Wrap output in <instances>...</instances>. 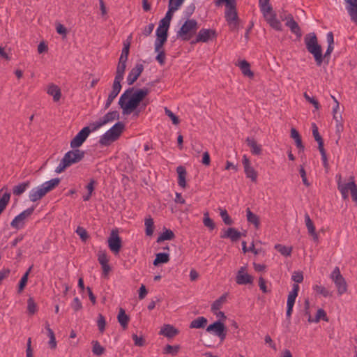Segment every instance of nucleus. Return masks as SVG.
Listing matches in <instances>:
<instances>
[{
	"mask_svg": "<svg viewBox=\"0 0 357 357\" xmlns=\"http://www.w3.org/2000/svg\"><path fill=\"white\" fill-rule=\"evenodd\" d=\"M132 338L135 346L143 347L145 344V340L143 336H138L137 334H132Z\"/></svg>",
	"mask_w": 357,
	"mask_h": 357,
	"instance_id": "obj_54",
	"label": "nucleus"
},
{
	"mask_svg": "<svg viewBox=\"0 0 357 357\" xmlns=\"http://www.w3.org/2000/svg\"><path fill=\"white\" fill-rule=\"evenodd\" d=\"M335 179L337 189L340 192L342 199H348L350 192L353 201L357 204V185L355 183L354 177L351 176L348 183H344L341 174H336Z\"/></svg>",
	"mask_w": 357,
	"mask_h": 357,
	"instance_id": "obj_3",
	"label": "nucleus"
},
{
	"mask_svg": "<svg viewBox=\"0 0 357 357\" xmlns=\"http://www.w3.org/2000/svg\"><path fill=\"white\" fill-rule=\"evenodd\" d=\"M337 289L338 296H342L347 291V283L342 275L340 268L335 266L329 276Z\"/></svg>",
	"mask_w": 357,
	"mask_h": 357,
	"instance_id": "obj_8",
	"label": "nucleus"
},
{
	"mask_svg": "<svg viewBox=\"0 0 357 357\" xmlns=\"http://www.w3.org/2000/svg\"><path fill=\"white\" fill-rule=\"evenodd\" d=\"M27 310L31 314H34L36 312L37 307L33 298H29L27 301Z\"/></svg>",
	"mask_w": 357,
	"mask_h": 357,
	"instance_id": "obj_56",
	"label": "nucleus"
},
{
	"mask_svg": "<svg viewBox=\"0 0 357 357\" xmlns=\"http://www.w3.org/2000/svg\"><path fill=\"white\" fill-rule=\"evenodd\" d=\"M90 133V128L88 126L84 127L71 140V148L77 149L82 146Z\"/></svg>",
	"mask_w": 357,
	"mask_h": 357,
	"instance_id": "obj_14",
	"label": "nucleus"
},
{
	"mask_svg": "<svg viewBox=\"0 0 357 357\" xmlns=\"http://www.w3.org/2000/svg\"><path fill=\"white\" fill-rule=\"evenodd\" d=\"M241 236V232L232 227L228 228L225 233L220 236L222 238H230L232 241H238Z\"/></svg>",
	"mask_w": 357,
	"mask_h": 357,
	"instance_id": "obj_25",
	"label": "nucleus"
},
{
	"mask_svg": "<svg viewBox=\"0 0 357 357\" xmlns=\"http://www.w3.org/2000/svg\"><path fill=\"white\" fill-rule=\"evenodd\" d=\"M291 279L296 283H301L303 280V275L302 272L295 271L292 275Z\"/></svg>",
	"mask_w": 357,
	"mask_h": 357,
	"instance_id": "obj_62",
	"label": "nucleus"
},
{
	"mask_svg": "<svg viewBox=\"0 0 357 357\" xmlns=\"http://www.w3.org/2000/svg\"><path fill=\"white\" fill-rule=\"evenodd\" d=\"M174 238V232L170 229H166L164 231L160 236L158 238L157 241L160 242L166 240H172Z\"/></svg>",
	"mask_w": 357,
	"mask_h": 357,
	"instance_id": "obj_46",
	"label": "nucleus"
},
{
	"mask_svg": "<svg viewBox=\"0 0 357 357\" xmlns=\"http://www.w3.org/2000/svg\"><path fill=\"white\" fill-rule=\"evenodd\" d=\"M269 1L270 0H259V6L261 11L268 10L272 8Z\"/></svg>",
	"mask_w": 357,
	"mask_h": 357,
	"instance_id": "obj_63",
	"label": "nucleus"
},
{
	"mask_svg": "<svg viewBox=\"0 0 357 357\" xmlns=\"http://www.w3.org/2000/svg\"><path fill=\"white\" fill-rule=\"evenodd\" d=\"M225 17L230 30L235 31L238 29L239 22L236 6H230L226 8Z\"/></svg>",
	"mask_w": 357,
	"mask_h": 357,
	"instance_id": "obj_10",
	"label": "nucleus"
},
{
	"mask_svg": "<svg viewBox=\"0 0 357 357\" xmlns=\"http://www.w3.org/2000/svg\"><path fill=\"white\" fill-rule=\"evenodd\" d=\"M29 181L20 183L18 185L13 187V193L16 196H20L26 191V190L29 187Z\"/></svg>",
	"mask_w": 357,
	"mask_h": 357,
	"instance_id": "obj_35",
	"label": "nucleus"
},
{
	"mask_svg": "<svg viewBox=\"0 0 357 357\" xmlns=\"http://www.w3.org/2000/svg\"><path fill=\"white\" fill-rule=\"evenodd\" d=\"M216 38V32L211 29H202L198 32L195 43H207Z\"/></svg>",
	"mask_w": 357,
	"mask_h": 357,
	"instance_id": "obj_16",
	"label": "nucleus"
},
{
	"mask_svg": "<svg viewBox=\"0 0 357 357\" xmlns=\"http://www.w3.org/2000/svg\"><path fill=\"white\" fill-rule=\"evenodd\" d=\"M299 291V285L298 284H294L292 286L291 291L289 293L288 297H287V312H286V317L287 319L290 320L292 312H293V307L296 299V297L298 296Z\"/></svg>",
	"mask_w": 357,
	"mask_h": 357,
	"instance_id": "obj_11",
	"label": "nucleus"
},
{
	"mask_svg": "<svg viewBox=\"0 0 357 357\" xmlns=\"http://www.w3.org/2000/svg\"><path fill=\"white\" fill-rule=\"evenodd\" d=\"M180 349V347L178 345H170L167 344L164 348L163 353L166 354H172V355H176Z\"/></svg>",
	"mask_w": 357,
	"mask_h": 357,
	"instance_id": "obj_51",
	"label": "nucleus"
},
{
	"mask_svg": "<svg viewBox=\"0 0 357 357\" xmlns=\"http://www.w3.org/2000/svg\"><path fill=\"white\" fill-rule=\"evenodd\" d=\"M207 324V319L204 317H199L191 321L190 324V328H203Z\"/></svg>",
	"mask_w": 357,
	"mask_h": 357,
	"instance_id": "obj_36",
	"label": "nucleus"
},
{
	"mask_svg": "<svg viewBox=\"0 0 357 357\" xmlns=\"http://www.w3.org/2000/svg\"><path fill=\"white\" fill-rule=\"evenodd\" d=\"M246 143L251 149V153L253 155H260L261 153V146L258 144L254 138L248 137Z\"/></svg>",
	"mask_w": 357,
	"mask_h": 357,
	"instance_id": "obj_27",
	"label": "nucleus"
},
{
	"mask_svg": "<svg viewBox=\"0 0 357 357\" xmlns=\"http://www.w3.org/2000/svg\"><path fill=\"white\" fill-rule=\"evenodd\" d=\"M198 29V23L194 19L187 20L176 32L178 38L188 41L195 34Z\"/></svg>",
	"mask_w": 357,
	"mask_h": 357,
	"instance_id": "obj_7",
	"label": "nucleus"
},
{
	"mask_svg": "<svg viewBox=\"0 0 357 357\" xmlns=\"http://www.w3.org/2000/svg\"><path fill=\"white\" fill-rule=\"evenodd\" d=\"M126 64L124 63H118L116 71V75L114 77V82L116 84H121V81L123 79L124 77V73L126 70Z\"/></svg>",
	"mask_w": 357,
	"mask_h": 357,
	"instance_id": "obj_31",
	"label": "nucleus"
},
{
	"mask_svg": "<svg viewBox=\"0 0 357 357\" xmlns=\"http://www.w3.org/2000/svg\"><path fill=\"white\" fill-rule=\"evenodd\" d=\"M45 328L47 331V336L50 338L49 345L51 349H54L56 347V341L53 331L50 328L48 323H46Z\"/></svg>",
	"mask_w": 357,
	"mask_h": 357,
	"instance_id": "obj_40",
	"label": "nucleus"
},
{
	"mask_svg": "<svg viewBox=\"0 0 357 357\" xmlns=\"http://www.w3.org/2000/svg\"><path fill=\"white\" fill-rule=\"evenodd\" d=\"M106 321L105 317L101 314H98L97 326L100 333H103L105 329Z\"/></svg>",
	"mask_w": 357,
	"mask_h": 357,
	"instance_id": "obj_53",
	"label": "nucleus"
},
{
	"mask_svg": "<svg viewBox=\"0 0 357 357\" xmlns=\"http://www.w3.org/2000/svg\"><path fill=\"white\" fill-rule=\"evenodd\" d=\"M117 319L120 325L122 326L123 329H126L128 327V324L130 320L129 317L126 314L125 310L123 308L119 310V314L117 316Z\"/></svg>",
	"mask_w": 357,
	"mask_h": 357,
	"instance_id": "obj_33",
	"label": "nucleus"
},
{
	"mask_svg": "<svg viewBox=\"0 0 357 357\" xmlns=\"http://www.w3.org/2000/svg\"><path fill=\"white\" fill-rule=\"evenodd\" d=\"M226 299H227V294H224V295L221 296L215 301H214V303L212 304V306H211L212 312L219 310L222 307V304L226 301Z\"/></svg>",
	"mask_w": 357,
	"mask_h": 357,
	"instance_id": "obj_44",
	"label": "nucleus"
},
{
	"mask_svg": "<svg viewBox=\"0 0 357 357\" xmlns=\"http://www.w3.org/2000/svg\"><path fill=\"white\" fill-rule=\"evenodd\" d=\"M76 233L79 236V237L83 241H86V238H88L87 232H86V229L83 227H78L76 230Z\"/></svg>",
	"mask_w": 357,
	"mask_h": 357,
	"instance_id": "obj_64",
	"label": "nucleus"
},
{
	"mask_svg": "<svg viewBox=\"0 0 357 357\" xmlns=\"http://www.w3.org/2000/svg\"><path fill=\"white\" fill-rule=\"evenodd\" d=\"M165 112L167 116L169 117V119L172 120V123L174 125H178L179 123V119L167 107L165 108Z\"/></svg>",
	"mask_w": 357,
	"mask_h": 357,
	"instance_id": "obj_55",
	"label": "nucleus"
},
{
	"mask_svg": "<svg viewBox=\"0 0 357 357\" xmlns=\"http://www.w3.org/2000/svg\"><path fill=\"white\" fill-rule=\"evenodd\" d=\"M144 70V66L142 63H137L134 68L131 69L127 77V83L132 85L138 79Z\"/></svg>",
	"mask_w": 357,
	"mask_h": 357,
	"instance_id": "obj_18",
	"label": "nucleus"
},
{
	"mask_svg": "<svg viewBox=\"0 0 357 357\" xmlns=\"http://www.w3.org/2000/svg\"><path fill=\"white\" fill-rule=\"evenodd\" d=\"M184 0H169L168 6L177 10L183 4Z\"/></svg>",
	"mask_w": 357,
	"mask_h": 357,
	"instance_id": "obj_61",
	"label": "nucleus"
},
{
	"mask_svg": "<svg viewBox=\"0 0 357 357\" xmlns=\"http://www.w3.org/2000/svg\"><path fill=\"white\" fill-rule=\"evenodd\" d=\"M47 93L50 96H52L54 102L59 101L61 96V92L60 89L59 88L58 86H56L54 84L49 85L47 90Z\"/></svg>",
	"mask_w": 357,
	"mask_h": 357,
	"instance_id": "obj_28",
	"label": "nucleus"
},
{
	"mask_svg": "<svg viewBox=\"0 0 357 357\" xmlns=\"http://www.w3.org/2000/svg\"><path fill=\"white\" fill-rule=\"evenodd\" d=\"M92 351L96 356H100L105 352V348L102 347L98 341H93Z\"/></svg>",
	"mask_w": 357,
	"mask_h": 357,
	"instance_id": "obj_50",
	"label": "nucleus"
},
{
	"mask_svg": "<svg viewBox=\"0 0 357 357\" xmlns=\"http://www.w3.org/2000/svg\"><path fill=\"white\" fill-rule=\"evenodd\" d=\"M32 268V266L29 267V268L27 270V271L23 275L22 278L20 279V283H19V287H18V291L21 292L23 291L24 288L25 287L27 280H28V276Z\"/></svg>",
	"mask_w": 357,
	"mask_h": 357,
	"instance_id": "obj_47",
	"label": "nucleus"
},
{
	"mask_svg": "<svg viewBox=\"0 0 357 357\" xmlns=\"http://www.w3.org/2000/svg\"><path fill=\"white\" fill-rule=\"evenodd\" d=\"M72 308L75 311H79L82 308V304L78 297L74 298L72 303Z\"/></svg>",
	"mask_w": 357,
	"mask_h": 357,
	"instance_id": "obj_60",
	"label": "nucleus"
},
{
	"mask_svg": "<svg viewBox=\"0 0 357 357\" xmlns=\"http://www.w3.org/2000/svg\"><path fill=\"white\" fill-rule=\"evenodd\" d=\"M304 98L307 102L313 105L316 109H319V103L314 98L310 97L307 93H304Z\"/></svg>",
	"mask_w": 357,
	"mask_h": 357,
	"instance_id": "obj_59",
	"label": "nucleus"
},
{
	"mask_svg": "<svg viewBox=\"0 0 357 357\" xmlns=\"http://www.w3.org/2000/svg\"><path fill=\"white\" fill-rule=\"evenodd\" d=\"M167 31L168 29L158 26L156 29V40L155 44H156V50H158L160 47H163L164 44L167 40Z\"/></svg>",
	"mask_w": 357,
	"mask_h": 357,
	"instance_id": "obj_20",
	"label": "nucleus"
},
{
	"mask_svg": "<svg viewBox=\"0 0 357 357\" xmlns=\"http://www.w3.org/2000/svg\"><path fill=\"white\" fill-rule=\"evenodd\" d=\"M155 52L158 53L155 59L160 64L163 65L165 62V53L163 50V47H160L158 50H156V44H154Z\"/></svg>",
	"mask_w": 357,
	"mask_h": 357,
	"instance_id": "obj_45",
	"label": "nucleus"
},
{
	"mask_svg": "<svg viewBox=\"0 0 357 357\" xmlns=\"http://www.w3.org/2000/svg\"><path fill=\"white\" fill-rule=\"evenodd\" d=\"M238 67L240 68L243 75L248 77H253L254 73L250 70V63L247 61H245V60L241 61L238 63Z\"/></svg>",
	"mask_w": 357,
	"mask_h": 357,
	"instance_id": "obj_32",
	"label": "nucleus"
},
{
	"mask_svg": "<svg viewBox=\"0 0 357 357\" xmlns=\"http://www.w3.org/2000/svg\"><path fill=\"white\" fill-rule=\"evenodd\" d=\"M148 89L134 90L129 88L120 96L119 105L123 115L130 114L139 105L140 102L149 94Z\"/></svg>",
	"mask_w": 357,
	"mask_h": 357,
	"instance_id": "obj_1",
	"label": "nucleus"
},
{
	"mask_svg": "<svg viewBox=\"0 0 357 357\" xmlns=\"http://www.w3.org/2000/svg\"><path fill=\"white\" fill-rule=\"evenodd\" d=\"M105 126V124L102 123V121L99 119L97 121H94L90 123V126L89 127L90 128L91 132H95L99 128H100L102 126Z\"/></svg>",
	"mask_w": 357,
	"mask_h": 357,
	"instance_id": "obj_57",
	"label": "nucleus"
},
{
	"mask_svg": "<svg viewBox=\"0 0 357 357\" xmlns=\"http://www.w3.org/2000/svg\"><path fill=\"white\" fill-rule=\"evenodd\" d=\"M220 215L225 225H231L233 224V221L226 209L220 208Z\"/></svg>",
	"mask_w": 357,
	"mask_h": 357,
	"instance_id": "obj_52",
	"label": "nucleus"
},
{
	"mask_svg": "<svg viewBox=\"0 0 357 357\" xmlns=\"http://www.w3.org/2000/svg\"><path fill=\"white\" fill-rule=\"evenodd\" d=\"M176 172L178 174V184L181 188H185L186 185V170L184 167L178 166L176 168Z\"/></svg>",
	"mask_w": 357,
	"mask_h": 357,
	"instance_id": "obj_29",
	"label": "nucleus"
},
{
	"mask_svg": "<svg viewBox=\"0 0 357 357\" xmlns=\"http://www.w3.org/2000/svg\"><path fill=\"white\" fill-rule=\"evenodd\" d=\"M236 282L240 285L252 284L253 277L248 273L246 266H241L239 268L236 274Z\"/></svg>",
	"mask_w": 357,
	"mask_h": 357,
	"instance_id": "obj_17",
	"label": "nucleus"
},
{
	"mask_svg": "<svg viewBox=\"0 0 357 357\" xmlns=\"http://www.w3.org/2000/svg\"><path fill=\"white\" fill-rule=\"evenodd\" d=\"M312 290L317 294L327 298L333 295V291L328 290L324 286L320 284H315L312 286Z\"/></svg>",
	"mask_w": 357,
	"mask_h": 357,
	"instance_id": "obj_30",
	"label": "nucleus"
},
{
	"mask_svg": "<svg viewBox=\"0 0 357 357\" xmlns=\"http://www.w3.org/2000/svg\"><path fill=\"white\" fill-rule=\"evenodd\" d=\"M275 249L277 250L281 255L285 257L290 256L292 252L291 247H288L281 244H276L275 245Z\"/></svg>",
	"mask_w": 357,
	"mask_h": 357,
	"instance_id": "obj_42",
	"label": "nucleus"
},
{
	"mask_svg": "<svg viewBox=\"0 0 357 357\" xmlns=\"http://www.w3.org/2000/svg\"><path fill=\"white\" fill-rule=\"evenodd\" d=\"M291 137L294 139L297 148L301 150L304 149V146L303 145L301 137L296 129H291Z\"/></svg>",
	"mask_w": 357,
	"mask_h": 357,
	"instance_id": "obj_39",
	"label": "nucleus"
},
{
	"mask_svg": "<svg viewBox=\"0 0 357 357\" xmlns=\"http://www.w3.org/2000/svg\"><path fill=\"white\" fill-rule=\"evenodd\" d=\"M35 207L32 206L23 211L11 221L10 226L16 229H22L25 225L26 220L33 213Z\"/></svg>",
	"mask_w": 357,
	"mask_h": 357,
	"instance_id": "obj_9",
	"label": "nucleus"
},
{
	"mask_svg": "<svg viewBox=\"0 0 357 357\" xmlns=\"http://www.w3.org/2000/svg\"><path fill=\"white\" fill-rule=\"evenodd\" d=\"M98 260L101 266L103 264H108L109 259L107 258V255L105 251L100 252L98 253Z\"/></svg>",
	"mask_w": 357,
	"mask_h": 357,
	"instance_id": "obj_58",
	"label": "nucleus"
},
{
	"mask_svg": "<svg viewBox=\"0 0 357 357\" xmlns=\"http://www.w3.org/2000/svg\"><path fill=\"white\" fill-rule=\"evenodd\" d=\"M84 157V152L79 149L68 151L56 167L55 172L58 174L63 172L67 167L81 161Z\"/></svg>",
	"mask_w": 357,
	"mask_h": 357,
	"instance_id": "obj_4",
	"label": "nucleus"
},
{
	"mask_svg": "<svg viewBox=\"0 0 357 357\" xmlns=\"http://www.w3.org/2000/svg\"><path fill=\"white\" fill-rule=\"evenodd\" d=\"M178 333V330L169 324L164 325L160 331V335L169 338L174 337Z\"/></svg>",
	"mask_w": 357,
	"mask_h": 357,
	"instance_id": "obj_26",
	"label": "nucleus"
},
{
	"mask_svg": "<svg viewBox=\"0 0 357 357\" xmlns=\"http://www.w3.org/2000/svg\"><path fill=\"white\" fill-rule=\"evenodd\" d=\"M243 165L245 175L248 178H250L252 181L255 182L257 178V172L251 166L249 159L244 155L243 157Z\"/></svg>",
	"mask_w": 357,
	"mask_h": 357,
	"instance_id": "obj_19",
	"label": "nucleus"
},
{
	"mask_svg": "<svg viewBox=\"0 0 357 357\" xmlns=\"http://www.w3.org/2000/svg\"><path fill=\"white\" fill-rule=\"evenodd\" d=\"M304 218H305V226L307 229L309 234L312 237L313 240L315 242H317L319 240V236H318L317 233L316 232L315 227H314V223L312 221L309 214L306 213L305 214Z\"/></svg>",
	"mask_w": 357,
	"mask_h": 357,
	"instance_id": "obj_22",
	"label": "nucleus"
},
{
	"mask_svg": "<svg viewBox=\"0 0 357 357\" xmlns=\"http://www.w3.org/2000/svg\"><path fill=\"white\" fill-rule=\"evenodd\" d=\"M285 25L288 26L291 31L294 33L298 38H300L302 36L301 30L298 23L294 20L291 15H289L285 18Z\"/></svg>",
	"mask_w": 357,
	"mask_h": 357,
	"instance_id": "obj_21",
	"label": "nucleus"
},
{
	"mask_svg": "<svg viewBox=\"0 0 357 357\" xmlns=\"http://www.w3.org/2000/svg\"><path fill=\"white\" fill-rule=\"evenodd\" d=\"M107 241L110 250L114 254H118L121 248V239L118 231L112 230Z\"/></svg>",
	"mask_w": 357,
	"mask_h": 357,
	"instance_id": "obj_15",
	"label": "nucleus"
},
{
	"mask_svg": "<svg viewBox=\"0 0 357 357\" xmlns=\"http://www.w3.org/2000/svg\"><path fill=\"white\" fill-rule=\"evenodd\" d=\"M261 12L262 13L266 21L273 29L277 31L282 30V24L280 21L277 19L276 14L274 13L272 8Z\"/></svg>",
	"mask_w": 357,
	"mask_h": 357,
	"instance_id": "obj_13",
	"label": "nucleus"
},
{
	"mask_svg": "<svg viewBox=\"0 0 357 357\" xmlns=\"http://www.w3.org/2000/svg\"><path fill=\"white\" fill-rule=\"evenodd\" d=\"M305 44L307 51L314 58L316 64L320 66L323 63V55L321 46L318 44L317 38L314 33H310L305 36Z\"/></svg>",
	"mask_w": 357,
	"mask_h": 357,
	"instance_id": "obj_5",
	"label": "nucleus"
},
{
	"mask_svg": "<svg viewBox=\"0 0 357 357\" xmlns=\"http://www.w3.org/2000/svg\"><path fill=\"white\" fill-rule=\"evenodd\" d=\"M60 183V178H55L45 181L39 186L31 189L29 194V199L37 202L41 199L47 193L54 189Z\"/></svg>",
	"mask_w": 357,
	"mask_h": 357,
	"instance_id": "obj_2",
	"label": "nucleus"
},
{
	"mask_svg": "<svg viewBox=\"0 0 357 357\" xmlns=\"http://www.w3.org/2000/svg\"><path fill=\"white\" fill-rule=\"evenodd\" d=\"M121 89V84H116L113 82L112 85V90L109 93L107 100H106L105 105V109H107L111 105L113 100L116 98V97L118 96L119 92Z\"/></svg>",
	"mask_w": 357,
	"mask_h": 357,
	"instance_id": "obj_23",
	"label": "nucleus"
},
{
	"mask_svg": "<svg viewBox=\"0 0 357 357\" xmlns=\"http://www.w3.org/2000/svg\"><path fill=\"white\" fill-rule=\"evenodd\" d=\"M246 217L248 222L253 224L256 229L259 227L260 222L259 217L253 213L249 208L246 209Z\"/></svg>",
	"mask_w": 357,
	"mask_h": 357,
	"instance_id": "obj_34",
	"label": "nucleus"
},
{
	"mask_svg": "<svg viewBox=\"0 0 357 357\" xmlns=\"http://www.w3.org/2000/svg\"><path fill=\"white\" fill-rule=\"evenodd\" d=\"M119 118V114L117 111H112L107 112L104 116L101 119L102 123L106 125L108 123L112 122L115 119H118Z\"/></svg>",
	"mask_w": 357,
	"mask_h": 357,
	"instance_id": "obj_37",
	"label": "nucleus"
},
{
	"mask_svg": "<svg viewBox=\"0 0 357 357\" xmlns=\"http://www.w3.org/2000/svg\"><path fill=\"white\" fill-rule=\"evenodd\" d=\"M169 261V255L167 253L160 252L156 254L155 259L153 261V265L158 266L160 264L167 263Z\"/></svg>",
	"mask_w": 357,
	"mask_h": 357,
	"instance_id": "obj_41",
	"label": "nucleus"
},
{
	"mask_svg": "<svg viewBox=\"0 0 357 357\" xmlns=\"http://www.w3.org/2000/svg\"><path fill=\"white\" fill-rule=\"evenodd\" d=\"M145 233L148 236H151L154 231V222L151 217L146 218L144 220Z\"/></svg>",
	"mask_w": 357,
	"mask_h": 357,
	"instance_id": "obj_38",
	"label": "nucleus"
},
{
	"mask_svg": "<svg viewBox=\"0 0 357 357\" xmlns=\"http://www.w3.org/2000/svg\"><path fill=\"white\" fill-rule=\"evenodd\" d=\"M321 319L325 321H328V318L324 310L320 308L317 310L315 317L314 318V323H318Z\"/></svg>",
	"mask_w": 357,
	"mask_h": 357,
	"instance_id": "obj_49",
	"label": "nucleus"
},
{
	"mask_svg": "<svg viewBox=\"0 0 357 357\" xmlns=\"http://www.w3.org/2000/svg\"><path fill=\"white\" fill-rule=\"evenodd\" d=\"M206 332L218 337L221 341L226 338V328L224 324L217 321L206 328Z\"/></svg>",
	"mask_w": 357,
	"mask_h": 357,
	"instance_id": "obj_12",
	"label": "nucleus"
},
{
	"mask_svg": "<svg viewBox=\"0 0 357 357\" xmlns=\"http://www.w3.org/2000/svg\"><path fill=\"white\" fill-rule=\"evenodd\" d=\"M348 3L347 10L351 20L357 24V0H347Z\"/></svg>",
	"mask_w": 357,
	"mask_h": 357,
	"instance_id": "obj_24",
	"label": "nucleus"
},
{
	"mask_svg": "<svg viewBox=\"0 0 357 357\" xmlns=\"http://www.w3.org/2000/svg\"><path fill=\"white\" fill-rule=\"evenodd\" d=\"M312 130L313 137H314L315 141L318 143V145H319L318 147L323 146H324L323 139L321 137V135H319V131H318V127L317 126V125L314 123H313L312 124Z\"/></svg>",
	"mask_w": 357,
	"mask_h": 357,
	"instance_id": "obj_43",
	"label": "nucleus"
},
{
	"mask_svg": "<svg viewBox=\"0 0 357 357\" xmlns=\"http://www.w3.org/2000/svg\"><path fill=\"white\" fill-rule=\"evenodd\" d=\"M203 223L205 227H208L210 230H213L215 228V223L213 220L209 217L208 213H204Z\"/></svg>",
	"mask_w": 357,
	"mask_h": 357,
	"instance_id": "obj_48",
	"label": "nucleus"
},
{
	"mask_svg": "<svg viewBox=\"0 0 357 357\" xmlns=\"http://www.w3.org/2000/svg\"><path fill=\"white\" fill-rule=\"evenodd\" d=\"M124 124L122 122L116 123L111 128L100 136L99 143L102 146H109L116 141L124 130Z\"/></svg>",
	"mask_w": 357,
	"mask_h": 357,
	"instance_id": "obj_6",
	"label": "nucleus"
}]
</instances>
